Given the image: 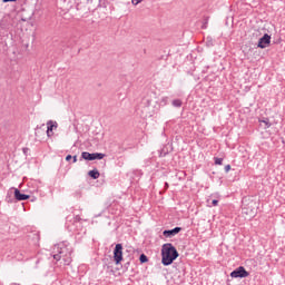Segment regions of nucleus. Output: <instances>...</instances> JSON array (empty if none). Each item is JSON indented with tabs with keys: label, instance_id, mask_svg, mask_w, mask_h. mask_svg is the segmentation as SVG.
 Listing matches in <instances>:
<instances>
[{
	"label": "nucleus",
	"instance_id": "nucleus-1",
	"mask_svg": "<svg viewBox=\"0 0 285 285\" xmlns=\"http://www.w3.org/2000/svg\"><path fill=\"white\" fill-rule=\"evenodd\" d=\"M53 252L56 253L53 254V259H56V262H61L62 259L65 266H70V263L72 262V249L68 247V244L60 243L56 245Z\"/></svg>",
	"mask_w": 285,
	"mask_h": 285
},
{
	"label": "nucleus",
	"instance_id": "nucleus-2",
	"mask_svg": "<svg viewBox=\"0 0 285 285\" xmlns=\"http://www.w3.org/2000/svg\"><path fill=\"white\" fill-rule=\"evenodd\" d=\"M161 256H163V259H161L163 265L170 266V264H173V262L177 259V257H179V253L177 252V248L173 246V244L167 243L163 245Z\"/></svg>",
	"mask_w": 285,
	"mask_h": 285
},
{
	"label": "nucleus",
	"instance_id": "nucleus-3",
	"mask_svg": "<svg viewBox=\"0 0 285 285\" xmlns=\"http://www.w3.org/2000/svg\"><path fill=\"white\" fill-rule=\"evenodd\" d=\"M105 157H106V154H99V153L90 154L88 151H82L80 161L82 159H85L86 161H95V159H104Z\"/></svg>",
	"mask_w": 285,
	"mask_h": 285
},
{
	"label": "nucleus",
	"instance_id": "nucleus-4",
	"mask_svg": "<svg viewBox=\"0 0 285 285\" xmlns=\"http://www.w3.org/2000/svg\"><path fill=\"white\" fill-rule=\"evenodd\" d=\"M124 246L121 244H117L115 249H114V262L116 264H121L124 259Z\"/></svg>",
	"mask_w": 285,
	"mask_h": 285
},
{
	"label": "nucleus",
	"instance_id": "nucleus-5",
	"mask_svg": "<svg viewBox=\"0 0 285 285\" xmlns=\"http://www.w3.org/2000/svg\"><path fill=\"white\" fill-rule=\"evenodd\" d=\"M248 272L246 271V268L244 267H238L236 268L235 271H233L230 273V277H234V278H237V277H240V278H244V277H248Z\"/></svg>",
	"mask_w": 285,
	"mask_h": 285
},
{
	"label": "nucleus",
	"instance_id": "nucleus-6",
	"mask_svg": "<svg viewBox=\"0 0 285 285\" xmlns=\"http://www.w3.org/2000/svg\"><path fill=\"white\" fill-rule=\"evenodd\" d=\"M268 46H271V36L268 33H265L258 40V48H268Z\"/></svg>",
	"mask_w": 285,
	"mask_h": 285
},
{
	"label": "nucleus",
	"instance_id": "nucleus-7",
	"mask_svg": "<svg viewBox=\"0 0 285 285\" xmlns=\"http://www.w3.org/2000/svg\"><path fill=\"white\" fill-rule=\"evenodd\" d=\"M178 233H181V227H175L174 229L164 230L163 235L164 237H175V235H178Z\"/></svg>",
	"mask_w": 285,
	"mask_h": 285
},
{
	"label": "nucleus",
	"instance_id": "nucleus-8",
	"mask_svg": "<svg viewBox=\"0 0 285 285\" xmlns=\"http://www.w3.org/2000/svg\"><path fill=\"white\" fill-rule=\"evenodd\" d=\"M14 198L18 202H26L27 199H30V196H28L26 194H21V191L18 188H16L14 189Z\"/></svg>",
	"mask_w": 285,
	"mask_h": 285
},
{
	"label": "nucleus",
	"instance_id": "nucleus-9",
	"mask_svg": "<svg viewBox=\"0 0 285 285\" xmlns=\"http://www.w3.org/2000/svg\"><path fill=\"white\" fill-rule=\"evenodd\" d=\"M47 135L49 136V137H51V135H52V130H55V128H57V121H52V120H49L48 122H47ZM51 132V134H50Z\"/></svg>",
	"mask_w": 285,
	"mask_h": 285
},
{
	"label": "nucleus",
	"instance_id": "nucleus-10",
	"mask_svg": "<svg viewBox=\"0 0 285 285\" xmlns=\"http://www.w3.org/2000/svg\"><path fill=\"white\" fill-rule=\"evenodd\" d=\"M10 23V16L6 14L2 17V19L0 20V28L6 29L8 28V24Z\"/></svg>",
	"mask_w": 285,
	"mask_h": 285
},
{
	"label": "nucleus",
	"instance_id": "nucleus-11",
	"mask_svg": "<svg viewBox=\"0 0 285 285\" xmlns=\"http://www.w3.org/2000/svg\"><path fill=\"white\" fill-rule=\"evenodd\" d=\"M88 175L91 177V179H99V177H101V174L97 169L90 170Z\"/></svg>",
	"mask_w": 285,
	"mask_h": 285
},
{
	"label": "nucleus",
	"instance_id": "nucleus-12",
	"mask_svg": "<svg viewBox=\"0 0 285 285\" xmlns=\"http://www.w3.org/2000/svg\"><path fill=\"white\" fill-rule=\"evenodd\" d=\"M259 125L266 130L271 126V121L268 120V118H266L264 120H259Z\"/></svg>",
	"mask_w": 285,
	"mask_h": 285
},
{
	"label": "nucleus",
	"instance_id": "nucleus-13",
	"mask_svg": "<svg viewBox=\"0 0 285 285\" xmlns=\"http://www.w3.org/2000/svg\"><path fill=\"white\" fill-rule=\"evenodd\" d=\"M171 104L175 108H181V100L180 99H175V100H173Z\"/></svg>",
	"mask_w": 285,
	"mask_h": 285
},
{
	"label": "nucleus",
	"instance_id": "nucleus-14",
	"mask_svg": "<svg viewBox=\"0 0 285 285\" xmlns=\"http://www.w3.org/2000/svg\"><path fill=\"white\" fill-rule=\"evenodd\" d=\"M140 264H146V262H148V256H146L145 254L140 255Z\"/></svg>",
	"mask_w": 285,
	"mask_h": 285
},
{
	"label": "nucleus",
	"instance_id": "nucleus-15",
	"mask_svg": "<svg viewBox=\"0 0 285 285\" xmlns=\"http://www.w3.org/2000/svg\"><path fill=\"white\" fill-rule=\"evenodd\" d=\"M216 166H222L224 164V158H214Z\"/></svg>",
	"mask_w": 285,
	"mask_h": 285
},
{
	"label": "nucleus",
	"instance_id": "nucleus-16",
	"mask_svg": "<svg viewBox=\"0 0 285 285\" xmlns=\"http://www.w3.org/2000/svg\"><path fill=\"white\" fill-rule=\"evenodd\" d=\"M141 1H144V0H131V3L134 6H139V3H141Z\"/></svg>",
	"mask_w": 285,
	"mask_h": 285
},
{
	"label": "nucleus",
	"instance_id": "nucleus-17",
	"mask_svg": "<svg viewBox=\"0 0 285 285\" xmlns=\"http://www.w3.org/2000/svg\"><path fill=\"white\" fill-rule=\"evenodd\" d=\"M225 173H230V165L225 166Z\"/></svg>",
	"mask_w": 285,
	"mask_h": 285
},
{
	"label": "nucleus",
	"instance_id": "nucleus-18",
	"mask_svg": "<svg viewBox=\"0 0 285 285\" xmlns=\"http://www.w3.org/2000/svg\"><path fill=\"white\" fill-rule=\"evenodd\" d=\"M219 204V200H217V199H214L213 202H212V206H217Z\"/></svg>",
	"mask_w": 285,
	"mask_h": 285
},
{
	"label": "nucleus",
	"instance_id": "nucleus-19",
	"mask_svg": "<svg viewBox=\"0 0 285 285\" xmlns=\"http://www.w3.org/2000/svg\"><path fill=\"white\" fill-rule=\"evenodd\" d=\"M168 102V97H165L161 99V104H167Z\"/></svg>",
	"mask_w": 285,
	"mask_h": 285
},
{
	"label": "nucleus",
	"instance_id": "nucleus-20",
	"mask_svg": "<svg viewBox=\"0 0 285 285\" xmlns=\"http://www.w3.org/2000/svg\"><path fill=\"white\" fill-rule=\"evenodd\" d=\"M70 159H72V156L71 155H67L66 161H70Z\"/></svg>",
	"mask_w": 285,
	"mask_h": 285
},
{
	"label": "nucleus",
	"instance_id": "nucleus-21",
	"mask_svg": "<svg viewBox=\"0 0 285 285\" xmlns=\"http://www.w3.org/2000/svg\"><path fill=\"white\" fill-rule=\"evenodd\" d=\"M12 1H17V0H2L3 3H9V2H12Z\"/></svg>",
	"mask_w": 285,
	"mask_h": 285
},
{
	"label": "nucleus",
	"instance_id": "nucleus-22",
	"mask_svg": "<svg viewBox=\"0 0 285 285\" xmlns=\"http://www.w3.org/2000/svg\"><path fill=\"white\" fill-rule=\"evenodd\" d=\"M71 159H73V164H77V156L71 157Z\"/></svg>",
	"mask_w": 285,
	"mask_h": 285
},
{
	"label": "nucleus",
	"instance_id": "nucleus-23",
	"mask_svg": "<svg viewBox=\"0 0 285 285\" xmlns=\"http://www.w3.org/2000/svg\"><path fill=\"white\" fill-rule=\"evenodd\" d=\"M165 187L168 188V183H165Z\"/></svg>",
	"mask_w": 285,
	"mask_h": 285
}]
</instances>
